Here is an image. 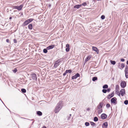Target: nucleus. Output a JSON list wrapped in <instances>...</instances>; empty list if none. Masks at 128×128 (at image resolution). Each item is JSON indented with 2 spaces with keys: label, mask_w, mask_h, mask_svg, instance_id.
<instances>
[{
  "label": "nucleus",
  "mask_w": 128,
  "mask_h": 128,
  "mask_svg": "<svg viewBox=\"0 0 128 128\" xmlns=\"http://www.w3.org/2000/svg\"><path fill=\"white\" fill-rule=\"evenodd\" d=\"M90 124L92 125L93 126L95 125L94 123L92 122H90Z\"/></svg>",
  "instance_id": "38"
},
{
  "label": "nucleus",
  "mask_w": 128,
  "mask_h": 128,
  "mask_svg": "<svg viewBox=\"0 0 128 128\" xmlns=\"http://www.w3.org/2000/svg\"><path fill=\"white\" fill-rule=\"evenodd\" d=\"M108 87V86L107 85H105L103 86V88H106Z\"/></svg>",
  "instance_id": "30"
},
{
  "label": "nucleus",
  "mask_w": 128,
  "mask_h": 128,
  "mask_svg": "<svg viewBox=\"0 0 128 128\" xmlns=\"http://www.w3.org/2000/svg\"><path fill=\"white\" fill-rule=\"evenodd\" d=\"M110 62L111 64L113 65H114L116 64V62L114 61H112V60H110Z\"/></svg>",
  "instance_id": "23"
},
{
  "label": "nucleus",
  "mask_w": 128,
  "mask_h": 128,
  "mask_svg": "<svg viewBox=\"0 0 128 128\" xmlns=\"http://www.w3.org/2000/svg\"><path fill=\"white\" fill-rule=\"evenodd\" d=\"M118 88H119V86L118 85H117L116 86V92H118Z\"/></svg>",
  "instance_id": "20"
},
{
  "label": "nucleus",
  "mask_w": 128,
  "mask_h": 128,
  "mask_svg": "<svg viewBox=\"0 0 128 128\" xmlns=\"http://www.w3.org/2000/svg\"><path fill=\"white\" fill-rule=\"evenodd\" d=\"M85 125L86 126H88L90 124L88 122H86L85 123Z\"/></svg>",
  "instance_id": "33"
},
{
  "label": "nucleus",
  "mask_w": 128,
  "mask_h": 128,
  "mask_svg": "<svg viewBox=\"0 0 128 128\" xmlns=\"http://www.w3.org/2000/svg\"><path fill=\"white\" fill-rule=\"evenodd\" d=\"M14 42L15 43H17V40L16 39H14L13 40Z\"/></svg>",
  "instance_id": "40"
},
{
  "label": "nucleus",
  "mask_w": 128,
  "mask_h": 128,
  "mask_svg": "<svg viewBox=\"0 0 128 128\" xmlns=\"http://www.w3.org/2000/svg\"><path fill=\"white\" fill-rule=\"evenodd\" d=\"M120 60L122 62H124V58H121Z\"/></svg>",
  "instance_id": "43"
},
{
  "label": "nucleus",
  "mask_w": 128,
  "mask_h": 128,
  "mask_svg": "<svg viewBox=\"0 0 128 128\" xmlns=\"http://www.w3.org/2000/svg\"><path fill=\"white\" fill-rule=\"evenodd\" d=\"M34 19L32 18H30L28 19L24 23L25 24H28L30 22L32 21Z\"/></svg>",
  "instance_id": "5"
},
{
  "label": "nucleus",
  "mask_w": 128,
  "mask_h": 128,
  "mask_svg": "<svg viewBox=\"0 0 128 128\" xmlns=\"http://www.w3.org/2000/svg\"><path fill=\"white\" fill-rule=\"evenodd\" d=\"M12 18L11 17H10L9 18V19H10V20H11L12 19Z\"/></svg>",
  "instance_id": "48"
},
{
  "label": "nucleus",
  "mask_w": 128,
  "mask_h": 128,
  "mask_svg": "<svg viewBox=\"0 0 128 128\" xmlns=\"http://www.w3.org/2000/svg\"><path fill=\"white\" fill-rule=\"evenodd\" d=\"M12 71H13V72L15 73L16 72H17L18 70H17V69H16V68H15L14 70H13Z\"/></svg>",
  "instance_id": "31"
},
{
  "label": "nucleus",
  "mask_w": 128,
  "mask_h": 128,
  "mask_svg": "<svg viewBox=\"0 0 128 128\" xmlns=\"http://www.w3.org/2000/svg\"><path fill=\"white\" fill-rule=\"evenodd\" d=\"M66 72H67V73H70L72 72V70H66Z\"/></svg>",
  "instance_id": "25"
},
{
  "label": "nucleus",
  "mask_w": 128,
  "mask_h": 128,
  "mask_svg": "<svg viewBox=\"0 0 128 128\" xmlns=\"http://www.w3.org/2000/svg\"><path fill=\"white\" fill-rule=\"evenodd\" d=\"M67 73V72H66V71L63 74V76H65V75H66V74Z\"/></svg>",
  "instance_id": "44"
},
{
  "label": "nucleus",
  "mask_w": 128,
  "mask_h": 128,
  "mask_svg": "<svg viewBox=\"0 0 128 128\" xmlns=\"http://www.w3.org/2000/svg\"><path fill=\"white\" fill-rule=\"evenodd\" d=\"M124 67V64H120L119 63L118 67V68L121 69H122Z\"/></svg>",
  "instance_id": "6"
},
{
  "label": "nucleus",
  "mask_w": 128,
  "mask_h": 128,
  "mask_svg": "<svg viewBox=\"0 0 128 128\" xmlns=\"http://www.w3.org/2000/svg\"><path fill=\"white\" fill-rule=\"evenodd\" d=\"M66 46L67 48H69L70 45L68 44H67L66 45Z\"/></svg>",
  "instance_id": "39"
},
{
  "label": "nucleus",
  "mask_w": 128,
  "mask_h": 128,
  "mask_svg": "<svg viewBox=\"0 0 128 128\" xmlns=\"http://www.w3.org/2000/svg\"><path fill=\"white\" fill-rule=\"evenodd\" d=\"M98 113L99 114H100L102 112V108H98Z\"/></svg>",
  "instance_id": "19"
},
{
  "label": "nucleus",
  "mask_w": 128,
  "mask_h": 128,
  "mask_svg": "<svg viewBox=\"0 0 128 128\" xmlns=\"http://www.w3.org/2000/svg\"><path fill=\"white\" fill-rule=\"evenodd\" d=\"M30 80H31L32 79H30Z\"/></svg>",
  "instance_id": "52"
},
{
  "label": "nucleus",
  "mask_w": 128,
  "mask_h": 128,
  "mask_svg": "<svg viewBox=\"0 0 128 128\" xmlns=\"http://www.w3.org/2000/svg\"><path fill=\"white\" fill-rule=\"evenodd\" d=\"M110 105L109 104H107L106 105V106L108 108H109L110 106Z\"/></svg>",
  "instance_id": "36"
},
{
  "label": "nucleus",
  "mask_w": 128,
  "mask_h": 128,
  "mask_svg": "<svg viewBox=\"0 0 128 128\" xmlns=\"http://www.w3.org/2000/svg\"><path fill=\"white\" fill-rule=\"evenodd\" d=\"M60 60H58L57 61H56L54 62V68H56L59 65L60 63Z\"/></svg>",
  "instance_id": "3"
},
{
  "label": "nucleus",
  "mask_w": 128,
  "mask_h": 128,
  "mask_svg": "<svg viewBox=\"0 0 128 128\" xmlns=\"http://www.w3.org/2000/svg\"><path fill=\"white\" fill-rule=\"evenodd\" d=\"M92 49L93 50L96 52L97 54H98L99 53V51L96 47L94 46H92Z\"/></svg>",
  "instance_id": "9"
},
{
  "label": "nucleus",
  "mask_w": 128,
  "mask_h": 128,
  "mask_svg": "<svg viewBox=\"0 0 128 128\" xmlns=\"http://www.w3.org/2000/svg\"><path fill=\"white\" fill-rule=\"evenodd\" d=\"M108 124L107 122H106L104 123L102 126V128H107Z\"/></svg>",
  "instance_id": "15"
},
{
  "label": "nucleus",
  "mask_w": 128,
  "mask_h": 128,
  "mask_svg": "<svg viewBox=\"0 0 128 128\" xmlns=\"http://www.w3.org/2000/svg\"><path fill=\"white\" fill-rule=\"evenodd\" d=\"M47 49H44V50H43V52L45 53H46L47 52H48V51L47 50Z\"/></svg>",
  "instance_id": "29"
},
{
  "label": "nucleus",
  "mask_w": 128,
  "mask_h": 128,
  "mask_svg": "<svg viewBox=\"0 0 128 128\" xmlns=\"http://www.w3.org/2000/svg\"><path fill=\"white\" fill-rule=\"evenodd\" d=\"M122 88H124L126 86V83L124 81L121 82L120 84Z\"/></svg>",
  "instance_id": "7"
},
{
  "label": "nucleus",
  "mask_w": 128,
  "mask_h": 128,
  "mask_svg": "<svg viewBox=\"0 0 128 128\" xmlns=\"http://www.w3.org/2000/svg\"><path fill=\"white\" fill-rule=\"evenodd\" d=\"M86 2H84V3H83L82 4V5L84 6H86Z\"/></svg>",
  "instance_id": "41"
},
{
  "label": "nucleus",
  "mask_w": 128,
  "mask_h": 128,
  "mask_svg": "<svg viewBox=\"0 0 128 128\" xmlns=\"http://www.w3.org/2000/svg\"><path fill=\"white\" fill-rule=\"evenodd\" d=\"M42 128H46V127L45 126H44Z\"/></svg>",
  "instance_id": "47"
},
{
  "label": "nucleus",
  "mask_w": 128,
  "mask_h": 128,
  "mask_svg": "<svg viewBox=\"0 0 128 128\" xmlns=\"http://www.w3.org/2000/svg\"><path fill=\"white\" fill-rule=\"evenodd\" d=\"M117 100L116 97H114L112 98L111 100V103L113 104H116V102Z\"/></svg>",
  "instance_id": "11"
},
{
  "label": "nucleus",
  "mask_w": 128,
  "mask_h": 128,
  "mask_svg": "<svg viewBox=\"0 0 128 128\" xmlns=\"http://www.w3.org/2000/svg\"><path fill=\"white\" fill-rule=\"evenodd\" d=\"M37 114L39 116H41L42 115V113L40 111H38L37 112Z\"/></svg>",
  "instance_id": "21"
},
{
  "label": "nucleus",
  "mask_w": 128,
  "mask_h": 128,
  "mask_svg": "<svg viewBox=\"0 0 128 128\" xmlns=\"http://www.w3.org/2000/svg\"><path fill=\"white\" fill-rule=\"evenodd\" d=\"M124 103L126 105L127 104H128V100H125L124 102Z\"/></svg>",
  "instance_id": "32"
},
{
  "label": "nucleus",
  "mask_w": 128,
  "mask_h": 128,
  "mask_svg": "<svg viewBox=\"0 0 128 128\" xmlns=\"http://www.w3.org/2000/svg\"><path fill=\"white\" fill-rule=\"evenodd\" d=\"M6 42H8V43L9 42V40L8 39H7L6 40Z\"/></svg>",
  "instance_id": "45"
},
{
  "label": "nucleus",
  "mask_w": 128,
  "mask_h": 128,
  "mask_svg": "<svg viewBox=\"0 0 128 128\" xmlns=\"http://www.w3.org/2000/svg\"><path fill=\"white\" fill-rule=\"evenodd\" d=\"M120 93L121 95L123 96L125 94V90L124 89H122L120 91Z\"/></svg>",
  "instance_id": "8"
},
{
  "label": "nucleus",
  "mask_w": 128,
  "mask_h": 128,
  "mask_svg": "<svg viewBox=\"0 0 128 128\" xmlns=\"http://www.w3.org/2000/svg\"><path fill=\"white\" fill-rule=\"evenodd\" d=\"M105 16L104 15H102L101 17V18L102 20H103L105 18Z\"/></svg>",
  "instance_id": "34"
},
{
  "label": "nucleus",
  "mask_w": 128,
  "mask_h": 128,
  "mask_svg": "<svg viewBox=\"0 0 128 128\" xmlns=\"http://www.w3.org/2000/svg\"><path fill=\"white\" fill-rule=\"evenodd\" d=\"M126 63H127V64H128V60L127 61Z\"/></svg>",
  "instance_id": "49"
},
{
  "label": "nucleus",
  "mask_w": 128,
  "mask_h": 128,
  "mask_svg": "<svg viewBox=\"0 0 128 128\" xmlns=\"http://www.w3.org/2000/svg\"><path fill=\"white\" fill-rule=\"evenodd\" d=\"M31 76L32 80L36 81L37 80V78L36 74L34 73H32L31 74Z\"/></svg>",
  "instance_id": "2"
},
{
  "label": "nucleus",
  "mask_w": 128,
  "mask_h": 128,
  "mask_svg": "<svg viewBox=\"0 0 128 128\" xmlns=\"http://www.w3.org/2000/svg\"><path fill=\"white\" fill-rule=\"evenodd\" d=\"M55 46V45H53L51 46H48V47L46 48V49L48 50H49L50 49H51L53 48H54V47Z\"/></svg>",
  "instance_id": "12"
},
{
  "label": "nucleus",
  "mask_w": 128,
  "mask_h": 128,
  "mask_svg": "<svg viewBox=\"0 0 128 128\" xmlns=\"http://www.w3.org/2000/svg\"><path fill=\"white\" fill-rule=\"evenodd\" d=\"M51 6V5H50V4H49V6L50 7Z\"/></svg>",
  "instance_id": "50"
},
{
  "label": "nucleus",
  "mask_w": 128,
  "mask_h": 128,
  "mask_svg": "<svg viewBox=\"0 0 128 128\" xmlns=\"http://www.w3.org/2000/svg\"><path fill=\"white\" fill-rule=\"evenodd\" d=\"M62 101H60L57 105V106L56 107L54 110V112L55 113H57L60 110V103H62Z\"/></svg>",
  "instance_id": "1"
},
{
  "label": "nucleus",
  "mask_w": 128,
  "mask_h": 128,
  "mask_svg": "<svg viewBox=\"0 0 128 128\" xmlns=\"http://www.w3.org/2000/svg\"><path fill=\"white\" fill-rule=\"evenodd\" d=\"M80 74L77 73L75 75L72 76V79H74L80 76Z\"/></svg>",
  "instance_id": "10"
},
{
  "label": "nucleus",
  "mask_w": 128,
  "mask_h": 128,
  "mask_svg": "<svg viewBox=\"0 0 128 128\" xmlns=\"http://www.w3.org/2000/svg\"><path fill=\"white\" fill-rule=\"evenodd\" d=\"M101 117L102 119H104L107 117V115L104 114H103L101 115Z\"/></svg>",
  "instance_id": "13"
},
{
  "label": "nucleus",
  "mask_w": 128,
  "mask_h": 128,
  "mask_svg": "<svg viewBox=\"0 0 128 128\" xmlns=\"http://www.w3.org/2000/svg\"><path fill=\"white\" fill-rule=\"evenodd\" d=\"M97 79V78L96 77H94L92 79V80L93 81H94L96 80Z\"/></svg>",
  "instance_id": "27"
},
{
  "label": "nucleus",
  "mask_w": 128,
  "mask_h": 128,
  "mask_svg": "<svg viewBox=\"0 0 128 128\" xmlns=\"http://www.w3.org/2000/svg\"><path fill=\"white\" fill-rule=\"evenodd\" d=\"M116 94L118 95L119 96H120V93H119V92H116Z\"/></svg>",
  "instance_id": "42"
},
{
  "label": "nucleus",
  "mask_w": 128,
  "mask_h": 128,
  "mask_svg": "<svg viewBox=\"0 0 128 128\" xmlns=\"http://www.w3.org/2000/svg\"><path fill=\"white\" fill-rule=\"evenodd\" d=\"M103 92L104 93H106L107 92V90L105 89H103L102 90Z\"/></svg>",
  "instance_id": "35"
},
{
  "label": "nucleus",
  "mask_w": 128,
  "mask_h": 128,
  "mask_svg": "<svg viewBox=\"0 0 128 128\" xmlns=\"http://www.w3.org/2000/svg\"><path fill=\"white\" fill-rule=\"evenodd\" d=\"M70 50V49L69 48H66V51L67 52H68L69 50Z\"/></svg>",
  "instance_id": "37"
},
{
  "label": "nucleus",
  "mask_w": 128,
  "mask_h": 128,
  "mask_svg": "<svg viewBox=\"0 0 128 128\" xmlns=\"http://www.w3.org/2000/svg\"><path fill=\"white\" fill-rule=\"evenodd\" d=\"M103 104L102 102H100L98 106V108H102L103 106Z\"/></svg>",
  "instance_id": "16"
},
{
  "label": "nucleus",
  "mask_w": 128,
  "mask_h": 128,
  "mask_svg": "<svg viewBox=\"0 0 128 128\" xmlns=\"http://www.w3.org/2000/svg\"><path fill=\"white\" fill-rule=\"evenodd\" d=\"M23 7V5L22 4L21 5L19 6H14V8L15 9H17L19 10H22Z\"/></svg>",
  "instance_id": "4"
},
{
  "label": "nucleus",
  "mask_w": 128,
  "mask_h": 128,
  "mask_svg": "<svg viewBox=\"0 0 128 128\" xmlns=\"http://www.w3.org/2000/svg\"><path fill=\"white\" fill-rule=\"evenodd\" d=\"M80 7V5H75L74 7V8H79Z\"/></svg>",
  "instance_id": "24"
},
{
  "label": "nucleus",
  "mask_w": 128,
  "mask_h": 128,
  "mask_svg": "<svg viewBox=\"0 0 128 128\" xmlns=\"http://www.w3.org/2000/svg\"><path fill=\"white\" fill-rule=\"evenodd\" d=\"M21 90L22 92L23 93H25L26 92V90L24 88L22 89Z\"/></svg>",
  "instance_id": "26"
},
{
  "label": "nucleus",
  "mask_w": 128,
  "mask_h": 128,
  "mask_svg": "<svg viewBox=\"0 0 128 128\" xmlns=\"http://www.w3.org/2000/svg\"><path fill=\"white\" fill-rule=\"evenodd\" d=\"M98 120V119L97 117H95L94 118V121L96 122Z\"/></svg>",
  "instance_id": "28"
},
{
  "label": "nucleus",
  "mask_w": 128,
  "mask_h": 128,
  "mask_svg": "<svg viewBox=\"0 0 128 128\" xmlns=\"http://www.w3.org/2000/svg\"><path fill=\"white\" fill-rule=\"evenodd\" d=\"M98 1L101 0H97Z\"/></svg>",
  "instance_id": "51"
},
{
  "label": "nucleus",
  "mask_w": 128,
  "mask_h": 128,
  "mask_svg": "<svg viewBox=\"0 0 128 128\" xmlns=\"http://www.w3.org/2000/svg\"><path fill=\"white\" fill-rule=\"evenodd\" d=\"M28 28L30 30H31L32 28V24H29L28 26Z\"/></svg>",
  "instance_id": "22"
},
{
  "label": "nucleus",
  "mask_w": 128,
  "mask_h": 128,
  "mask_svg": "<svg viewBox=\"0 0 128 128\" xmlns=\"http://www.w3.org/2000/svg\"><path fill=\"white\" fill-rule=\"evenodd\" d=\"M91 58V56H88L87 57L85 60L86 62H87L88 60Z\"/></svg>",
  "instance_id": "17"
},
{
  "label": "nucleus",
  "mask_w": 128,
  "mask_h": 128,
  "mask_svg": "<svg viewBox=\"0 0 128 128\" xmlns=\"http://www.w3.org/2000/svg\"><path fill=\"white\" fill-rule=\"evenodd\" d=\"M107 91L108 92H109L110 91V89H108L107 90Z\"/></svg>",
  "instance_id": "46"
},
{
  "label": "nucleus",
  "mask_w": 128,
  "mask_h": 128,
  "mask_svg": "<svg viewBox=\"0 0 128 128\" xmlns=\"http://www.w3.org/2000/svg\"><path fill=\"white\" fill-rule=\"evenodd\" d=\"M114 92H112L111 94H109L108 96V98H110L111 97H113L114 96Z\"/></svg>",
  "instance_id": "18"
},
{
  "label": "nucleus",
  "mask_w": 128,
  "mask_h": 128,
  "mask_svg": "<svg viewBox=\"0 0 128 128\" xmlns=\"http://www.w3.org/2000/svg\"><path fill=\"white\" fill-rule=\"evenodd\" d=\"M125 71L126 77V78H128V68H126Z\"/></svg>",
  "instance_id": "14"
}]
</instances>
